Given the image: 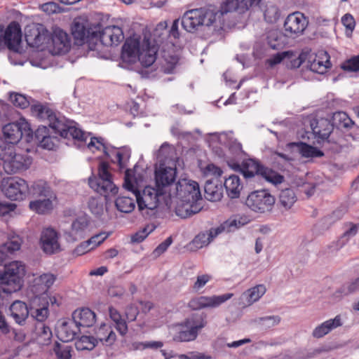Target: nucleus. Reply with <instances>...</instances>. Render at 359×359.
Segmentation results:
<instances>
[{
  "label": "nucleus",
  "mask_w": 359,
  "mask_h": 359,
  "mask_svg": "<svg viewBox=\"0 0 359 359\" xmlns=\"http://www.w3.org/2000/svg\"><path fill=\"white\" fill-rule=\"evenodd\" d=\"M296 201L294 191L290 188L283 189L279 194V203L285 210L291 208Z\"/></svg>",
  "instance_id": "37998d69"
},
{
  "label": "nucleus",
  "mask_w": 359,
  "mask_h": 359,
  "mask_svg": "<svg viewBox=\"0 0 359 359\" xmlns=\"http://www.w3.org/2000/svg\"><path fill=\"white\" fill-rule=\"evenodd\" d=\"M88 184L97 193L107 197L110 194L114 196L118 193V188L114 184L111 175L109 172V165L101 162L98 169V177H90Z\"/></svg>",
  "instance_id": "20e7f679"
},
{
  "label": "nucleus",
  "mask_w": 359,
  "mask_h": 359,
  "mask_svg": "<svg viewBox=\"0 0 359 359\" xmlns=\"http://www.w3.org/2000/svg\"><path fill=\"white\" fill-rule=\"evenodd\" d=\"M207 325L206 315L203 313H194L184 322L185 328H190L196 332L198 335L199 332Z\"/></svg>",
  "instance_id": "c9c22d12"
},
{
  "label": "nucleus",
  "mask_w": 359,
  "mask_h": 359,
  "mask_svg": "<svg viewBox=\"0 0 359 359\" xmlns=\"http://www.w3.org/2000/svg\"><path fill=\"white\" fill-rule=\"evenodd\" d=\"M97 345V339L92 336H81L75 343L77 350L84 351L93 350Z\"/></svg>",
  "instance_id": "603ef678"
},
{
  "label": "nucleus",
  "mask_w": 359,
  "mask_h": 359,
  "mask_svg": "<svg viewBox=\"0 0 359 359\" xmlns=\"http://www.w3.org/2000/svg\"><path fill=\"white\" fill-rule=\"evenodd\" d=\"M341 67L348 72H359V54L346 60Z\"/></svg>",
  "instance_id": "338daca9"
},
{
  "label": "nucleus",
  "mask_w": 359,
  "mask_h": 359,
  "mask_svg": "<svg viewBox=\"0 0 359 359\" xmlns=\"http://www.w3.org/2000/svg\"><path fill=\"white\" fill-rule=\"evenodd\" d=\"M25 273V266L20 262H13L5 265L4 271L0 273V283L4 291L12 293L20 290L23 284Z\"/></svg>",
  "instance_id": "7ed1b4c3"
},
{
  "label": "nucleus",
  "mask_w": 359,
  "mask_h": 359,
  "mask_svg": "<svg viewBox=\"0 0 359 359\" xmlns=\"http://www.w3.org/2000/svg\"><path fill=\"white\" fill-rule=\"evenodd\" d=\"M176 175V168L167 167L160 163L159 167L155 170V187L165 194L168 188L175 181Z\"/></svg>",
  "instance_id": "4468645a"
},
{
  "label": "nucleus",
  "mask_w": 359,
  "mask_h": 359,
  "mask_svg": "<svg viewBox=\"0 0 359 359\" xmlns=\"http://www.w3.org/2000/svg\"><path fill=\"white\" fill-rule=\"evenodd\" d=\"M330 57L327 52L319 51L315 58L309 62V67L311 71L323 74L331 67Z\"/></svg>",
  "instance_id": "a878e982"
},
{
  "label": "nucleus",
  "mask_w": 359,
  "mask_h": 359,
  "mask_svg": "<svg viewBox=\"0 0 359 359\" xmlns=\"http://www.w3.org/2000/svg\"><path fill=\"white\" fill-rule=\"evenodd\" d=\"M87 24L88 22L81 18L74 19L72 25V33L75 39L84 41L86 39L97 37V34L91 32L87 27Z\"/></svg>",
  "instance_id": "cd10ccee"
},
{
  "label": "nucleus",
  "mask_w": 359,
  "mask_h": 359,
  "mask_svg": "<svg viewBox=\"0 0 359 359\" xmlns=\"http://www.w3.org/2000/svg\"><path fill=\"white\" fill-rule=\"evenodd\" d=\"M130 157V152L127 149H123L121 151H116L111 154V160L116 161L121 170L125 168L127 162Z\"/></svg>",
  "instance_id": "5fc2aeb1"
},
{
  "label": "nucleus",
  "mask_w": 359,
  "mask_h": 359,
  "mask_svg": "<svg viewBox=\"0 0 359 359\" xmlns=\"http://www.w3.org/2000/svg\"><path fill=\"white\" fill-rule=\"evenodd\" d=\"M349 227L345 230L337 242V249L341 248L348 241L354 237L359 229V224L349 223Z\"/></svg>",
  "instance_id": "de8ad7c7"
},
{
  "label": "nucleus",
  "mask_w": 359,
  "mask_h": 359,
  "mask_svg": "<svg viewBox=\"0 0 359 359\" xmlns=\"http://www.w3.org/2000/svg\"><path fill=\"white\" fill-rule=\"evenodd\" d=\"M264 16L267 22H276L280 18V11L278 8L273 5L268 6L264 11Z\"/></svg>",
  "instance_id": "e2e57ef3"
},
{
  "label": "nucleus",
  "mask_w": 359,
  "mask_h": 359,
  "mask_svg": "<svg viewBox=\"0 0 359 359\" xmlns=\"http://www.w3.org/2000/svg\"><path fill=\"white\" fill-rule=\"evenodd\" d=\"M176 197L182 202L197 203L201 199L198 184L192 180L181 179L176 184Z\"/></svg>",
  "instance_id": "1a4fd4ad"
},
{
  "label": "nucleus",
  "mask_w": 359,
  "mask_h": 359,
  "mask_svg": "<svg viewBox=\"0 0 359 359\" xmlns=\"http://www.w3.org/2000/svg\"><path fill=\"white\" fill-rule=\"evenodd\" d=\"M88 224V221L85 217H79L72 222L70 234L74 236V240L83 237V232L87 228Z\"/></svg>",
  "instance_id": "49530a36"
},
{
  "label": "nucleus",
  "mask_w": 359,
  "mask_h": 359,
  "mask_svg": "<svg viewBox=\"0 0 359 359\" xmlns=\"http://www.w3.org/2000/svg\"><path fill=\"white\" fill-rule=\"evenodd\" d=\"M69 137H72L74 140H77L81 142H86L88 137L83 130L74 126L73 123H72L69 130L67 131V135L64 138Z\"/></svg>",
  "instance_id": "0e129e2a"
},
{
  "label": "nucleus",
  "mask_w": 359,
  "mask_h": 359,
  "mask_svg": "<svg viewBox=\"0 0 359 359\" xmlns=\"http://www.w3.org/2000/svg\"><path fill=\"white\" fill-rule=\"evenodd\" d=\"M224 187L227 196L231 198H238L243 188L239 177L236 175L225 178Z\"/></svg>",
  "instance_id": "2f4dec72"
},
{
  "label": "nucleus",
  "mask_w": 359,
  "mask_h": 359,
  "mask_svg": "<svg viewBox=\"0 0 359 359\" xmlns=\"http://www.w3.org/2000/svg\"><path fill=\"white\" fill-rule=\"evenodd\" d=\"M331 124L332 130L336 128L338 130H349L354 125V122L344 111L334 112L332 117Z\"/></svg>",
  "instance_id": "72a5a7b5"
},
{
  "label": "nucleus",
  "mask_w": 359,
  "mask_h": 359,
  "mask_svg": "<svg viewBox=\"0 0 359 359\" xmlns=\"http://www.w3.org/2000/svg\"><path fill=\"white\" fill-rule=\"evenodd\" d=\"M285 33L278 30H272L269 32L267 36V43L269 46L274 50H278L284 47L286 43Z\"/></svg>",
  "instance_id": "a19ab883"
},
{
  "label": "nucleus",
  "mask_w": 359,
  "mask_h": 359,
  "mask_svg": "<svg viewBox=\"0 0 359 359\" xmlns=\"http://www.w3.org/2000/svg\"><path fill=\"white\" fill-rule=\"evenodd\" d=\"M232 293H225L222 295L199 296L192 298L188 303L191 310H200L205 308H217L233 297Z\"/></svg>",
  "instance_id": "f8f14e48"
},
{
  "label": "nucleus",
  "mask_w": 359,
  "mask_h": 359,
  "mask_svg": "<svg viewBox=\"0 0 359 359\" xmlns=\"http://www.w3.org/2000/svg\"><path fill=\"white\" fill-rule=\"evenodd\" d=\"M21 244L22 241L19 236H13L3 245L2 250L13 253L20 249Z\"/></svg>",
  "instance_id": "13d9d810"
},
{
  "label": "nucleus",
  "mask_w": 359,
  "mask_h": 359,
  "mask_svg": "<svg viewBox=\"0 0 359 359\" xmlns=\"http://www.w3.org/2000/svg\"><path fill=\"white\" fill-rule=\"evenodd\" d=\"M200 16L198 8L186 11L181 19L182 27L188 32H194L198 27H202Z\"/></svg>",
  "instance_id": "b1692460"
},
{
  "label": "nucleus",
  "mask_w": 359,
  "mask_h": 359,
  "mask_svg": "<svg viewBox=\"0 0 359 359\" xmlns=\"http://www.w3.org/2000/svg\"><path fill=\"white\" fill-rule=\"evenodd\" d=\"M266 290L264 285H258L244 292L241 297L245 299L248 305H251L258 301L265 294Z\"/></svg>",
  "instance_id": "ea45409f"
},
{
  "label": "nucleus",
  "mask_w": 359,
  "mask_h": 359,
  "mask_svg": "<svg viewBox=\"0 0 359 359\" xmlns=\"http://www.w3.org/2000/svg\"><path fill=\"white\" fill-rule=\"evenodd\" d=\"M9 99L15 106L18 107L21 109H25L30 104L29 100L24 95L20 93H11L9 95Z\"/></svg>",
  "instance_id": "4d7b16f0"
},
{
  "label": "nucleus",
  "mask_w": 359,
  "mask_h": 359,
  "mask_svg": "<svg viewBox=\"0 0 359 359\" xmlns=\"http://www.w3.org/2000/svg\"><path fill=\"white\" fill-rule=\"evenodd\" d=\"M309 25V20L301 12H294L286 18L283 29L285 36L295 39L302 35Z\"/></svg>",
  "instance_id": "6e6552de"
},
{
  "label": "nucleus",
  "mask_w": 359,
  "mask_h": 359,
  "mask_svg": "<svg viewBox=\"0 0 359 359\" xmlns=\"http://www.w3.org/2000/svg\"><path fill=\"white\" fill-rule=\"evenodd\" d=\"M72 123L65 119V117L57 116L55 114L50 123H48V126L53 130L55 133L60 135L62 137H65L67 135V131Z\"/></svg>",
  "instance_id": "e433bc0d"
},
{
  "label": "nucleus",
  "mask_w": 359,
  "mask_h": 359,
  "mask_svg": "<svg viewBox=\"0 0 359 359\" xmlns=\"http://www.w3.org/2000/svg\"><path fill=\"white\" fill-rule=\"evenodd\" d=\"M56 276L50 273H43L34 279V287L39 292L44 293L53 285Z\"/></svg>",
  "instance_id": "58836bf2"
},
{
  "label": "nucleus",
  "mask_w": 359,
  "mask_h": 359,
  "mask_svg": "<svg viewBox=\"0 0 359 359\" xmlns=\"http://www.w3.org/2000/svg\"><path fill=\"white\" fill-rule=\"evenodd\" d=\"M341 325V318L339 315H337L334 318L329 319L316 326L313 329L311 336L315 339L323 338L331 331Z\"/></svg>",
  "instance_id": "393cba45"
},
{
  "label": "nucleus",
  "mask_w": 359,
  "mask_h": 359,
  "mask_svg": "<svg viewBox=\"0 0 359 359\" xmlns=\"http://www.w3.org/2000/svg\"><path fill=\"white\" fill-rule=\"evenodd\" d=\"M161 65V71L165 74H171L179 62V57L175 54L163 51Z\"/></svg>",
  "instance_id": "79ce46f5"
},
{
  "label": "nucleus",
  "mask_w": 359,
  "mask_h": 359,
  "mask_svg": "<svg viewBox=\"0 0 359 359\" xmlns=\"http://www.w3.org/2000/svg\"><path fill=\"white\" fill-rule=\"evenodd\" d=\"M154 229L155 226L153 224L147 225L142 229L140 230L132 236L131 241L133 243L142 242Z\"/></svg>",
  "instance_id": "052dcab7"
},
{
  "label": "nucleus",
  "mask_w": 359,
  "mask_h": 359,
  "mask_svg": "<svg viewBox=\"0 0 359 359\" xmlns=\"http://www.w3.org/2000/svg\"><path fill=\"white\" fill-rule=\"evenodd\" d=\"M88 208L95 215H100L103 212V203L100 198L91 197L88 202Z\"/></svg>",
  "instance_id": "69168bd1"
},
{
  "label": "nucleus",
  "mask_w": 359,
  "mask_h": 359,
  "mask_svg": "<svg viewBox=\"0 0 359 359\" xmlns=\"http://www.w3.org/2000/svg\"><path fill=\"white\" fill-rule=\"evenodd\" d=\"M220 227L210 229V232H201L198 233L192 241V245L198 249L208 245L213 238L216 237L222 231Z\"/></svg>",
  "instance_id": "f704fd0d"
},
{
  "label": "nucleus",
  "mask_w": 359,
  "mask_h": 359,
  "mask_svg": "<svg viewBox=\"0 0 359 359\" xmlns=\"http://www.w3.org/2000/svg\"><path fill=\"white\" fill-rule=\"evenodd\" d=\"M56 195L51 197L39 198L29 203V208L38 214H46L53 208V201L56 199Z\"/></svg>",
  "instance_id": "c756f323"
},
{
  "label": "nucleus",
  "mask_w": 359,
  "mask_h": 359,
  "mask_svg": "<svg viewBox=\"0 0 359 359\" xmlns=\"http://www.w3.org/2000/svg\"><path fill=\"white\" fill-rule=\"evenodd\" d=\"M59 235L52 228H47L42 231L40 238L41 246L43 252L48 255L56 253L60 250L58 241Z\"/></svg>",
  "instance_id": "dca6fc26"
},
{
  "label": "nucleus",
  "mask_w": 359,
  "mask_h": 359,
  "mask_svg": "<svg viewBox=\"0 0 359 359\" xmlns=\"http://www.w3.org/2000/svg\"><path fill=\"white\" fill-rule=\"evenodd\" d=\"M198 337L196 332L190 328L182 330L173 336V340L177 342L191 341L195 340Z\"/></svg>",
  "instance_id": "6e6d98bb"
},
{
  "label": "nucleus",
  "mask_w": 359,
  "mask_h": 359,
  "mask_svg": "<svg viewBox=\"0 0 359 359\" xmlns=\"http://www.w3.org/2000/svg\"><path fill=\"white\" fill-rule=\"evenodd\" d=\"M32 110L34 113L36 114L39 118L47 120L49 123H50L56 114L52 109L41 104L33 105Z\"/></svg>",
  "instance_id": "8fccbe9b"
},
{
  "label": "nucleus",
  "mask_w": 359,
  "mask_h": 359,
  "mask_svg": "<svg viewBox=\"0 0 359 359\" xmlns=\"http://www.w3.org/2000/svg\"><path fill=\"white\" fill-rule=\"evenodd\" d=\"M27 194L34 198L51 197L56 195L49 183L43 180H36L29 186Z\"/></svg>",
  "instance_id": "c85d7f7f"
},
{
  "label": "nucleus",
  "mask_w": 359,
  "mask_h": 359,
  "mask_svg": "<svg viewBox=\"0 0 359 359\" xmlns=\"http://www.w3.org/2000/svg\"><path fill=\"white\" fill-rule=\"evenodd\" d=\"M79 332L80 328L73 318L63 320L57 327V337L64 342L74 340Z\"/></svg>",
  "instance_id": "aec40b11"
},
{
  "label": "nucleus",
  "mask_w": 359,
  "mask_h": 359,
  "mask_svg": "<svg viewBox=\"0 0 359 359\" xmlns=\"http://www.w3.org/2000/svg\"><path fill=\"white\" fill-rule=\"evenodd\" d=\"M31 163L32 159L27 155L16 154L14 151L7 162L3 164V168L6 173L13 174L27 170Z\"/></svg>",
  "instance_id": "2eb2a0df"
},
{
  "label": "nucleus",
  "mask_w": 359,
  "mask_h": 359,
  "mask_svg": "<svg viewBox=\"0 0 359 359\" xmlns=\"http://www.w3.org/2000/svg\"><path fill=\"white\" fill-rule=\"evenodd\" d=\"M72 318L81 327H91L96 321L95 313L88 308H81L75 310L72 313Z\"/></svg>",
  "instance_id": "bb28decb"
},
{
  "label": "nucleus",
  "mask_w": 359,
  "mask_h": 359,
  "mask_svg": "<svg viewBox=\"0 0 359 359\" xmlns=\"http://www.w3.org/2000/svg\"><path fill=\"white\" fill-rule=\"evenodd\" d=\"M14 151L13 144H8L0 138V160L3 161V164L7 162V159L13 154Z\"/></svg>",
  "instance_id": "bf43d9fd"
},
{
  "label": "nucleus",
  "mask_w": 359,
  "mask_h": 359,
  "mask_svg": "<svg viewBox=\"0 0 359 359\" xmlns=\"http://www.w3.org/2000/svg\"><path fill=\"white\" fill-rule=\"evenodd\" d=\"M139 53L138 60L144 67H149L156 60L158 48L156 46H151L149 39H144L142 48Z\"/></svg>",
  "instance_id": "5701e85b"
},
{
  "label": "nucleus",
  "mask_w": 359,
  "mask_h": 359,
  "mask_svg": "<svg viewBox=\"0 0 359 359\" xmlns=\"http://www.w3.org/2000/svg\"><path fill=\"white\" fill-rule=\"evenodd\" d=\"M311 128L318 143L330 142L328 138L332 132L331 121L327 118H314L311 121Z\"/></svg>",
  "instance_id": "f3484780"
},
{
  "label": "nucleus",
  "mask_w": 359,
  "mask_h": 359,
  "mask_svg": "<svg viewBox=\"0 0 359 359\" xmlns=\"http://www.w3.org/2000/svg\"><path fill=\"white\" fill-rule=\"evenodd\" d=\"M99 39L104 46H117L124 39V34L121 27L107 26L99 32Z\"/></svg>",
  "instance_id": "a211bd4d"
},
{
  "label": "nucleus",
  "mask_w": 359,
  "mask_h": 359,
  "mask_svg": "<svg viewBox=\"0 0 359 359\" xmlns=\"http://www.w3.org/2000/svg\"><path fill=\"white\" fill-rule=\"evenodd\" d=\"M275 203V197L267 189L253 191L245 200V205L249 209L260 214L271 212Z\"/></svg>",
  "instance_id": "39448f33"
},
{
  "label": "nucleus",
  "mask_w": 359,
  "mask_h": 359,
  "mask_svg": "<svg viewBox=\"0 0 359 359\" xmlns=\"http://www.w3.org/2000/svg\"><path fill=\"white\" fill-rule=\"evenodd\" d=\"M58 140L57 137H52L48 135L46 137H42V140L39 142L41 147L48 150H53L57 147Z\"/></svg>",
  "instance_id": "774afa93"
},
{
  "label": "nucleus",
  "mask_w": 359,
  "mask_h": 359,
  "mask_svg": "<svg viewBox=\"0 0 359 359\" xmlns=\"http://www.w3.org/2000/svg\"><path fill=\"white\" fill-rule=\"evenodd\" d=\"M72 348L68 345H62L56 343L54 347V352L58 359H71Z\"/></svg>",
  "instance_id": "680f3d73"
},
{
  "label": "nucleus",
  "mask_w": 359,
  "mask_h": 359,
  "mask_svg": "<svg viewBox=\"0 0 359 359\" xmlns=\"http://www.w3.org/2000/svg\"><path fill=\"white\" fill-rule=\"evenodd\" d=\"M97 343L98 341L106 346H111L116 340V333L112 327L107 324H102L97 330L96 332Z\"/></svg>",
  "instance_id": "7c9ffc66"
},
{
  "label": "nucleus",
  "mask_w": 359,
  "mask_h": 359,
  "mask_svg": "<svg viewBox=\"0 0 359 359\" xmlns=\"http://www.w3.org/2000/svg\"><path fill=\"white\" fill-rule=\"evenodd\" d=\"M263 0H233L231 5L234 4L236 8V13L243 14L250 8L260 6Z\"/></svg>",
  "instance_id": "09e8293b"
},
{
  "label": "nucleus",
  "mask_w": 359,
  "mask_h": 359,
  "mask_svg": "<svg viewBox=\"0 0 359 359\" xmlns=\"http://www.w3.org/2000/svg\"><path fill=\"white\" fill-rule=\"evenodd\" d=\"M134 172L130 169H126L125 172L123 187L131 191L136 197V203L139 210L144 217H151L155 213V210L158 206L159 198L165 195L156 187L147 186L142 192L135 188L133 183Z\"/></svg>",
  "instance_id": "f257e3e1"
},
{
  "label": "nucleus",
  "mask_w": 359,
  "mask_h": 359,
  "mask_svg": "<svg viewBox=\"0 0 359 359\" xmlns=\"http://www.w3.org/2000/svg\"><path fill=\"white\" fill-rule=\"evenodd\" d=\"M202 207L197 203L182 202L175 210L176 215L181 218L189 217L201 211Z\"/></svg>",
  "instance_id": "4c0bfd02"
},
{
  "label": "nucleus",
  "mask_w": 359,
  "mask_h": 359,
  "mask_svg": "<svg viewBox=\"0 0 359 359\" xmlns=\"http://www.w3.org/2000/svg\"><path fill=\"white\" fill-rule=\"evenodd\" d=\"M115 206L121 212L130 213L134 210L135 202L129 196H120L115 201Z\"/></svg>",
  "instance_id": "c03bdc74"
},
{
  "label": "nucleus",
  "mask_w": 359,
  "mask_h": 359,
  "mask_svg": "<svg viewBox=\"0 0 359 359\" xmlns=\"http://www.w3.org/2000/svg\"><path fill=\"white\" fill-rule=\"evenodd\" d=\"M29 309V317L37 322H44L49 316L48 302L46 299L36 298Z\"/></svg>",
  "instance_id": "412c9836"
},
{
  "label": "nucleus",
  "mask_w": 359,
  "mask_h": 359,
  "mask_svg": "<svg viewBox=\"0 0 359 359\" xmlns=\"http://www.w3.org/2000/svg\"><path fill=\"white\" fill-rule=\"evenodd\" d=\"M216 179H210L205 182L204 186L205 197L210 201H219L222 197V187H218Z\"/></svg>",
  "instance_id": "473e14b6"
},
{
  "label": "nucleus",
  "mask_w": 359,
  "mask_h": 359,
  "mask_svg": "<svg viewBox=\"0 0 359 359\" xmlns=\"http://www.w3.org/2000/svg\"><path fill=\"white\" fill-rule=\"evenodd\" d=\"M142 46L138 39H127L122 47L121 59L127 63H134L138 60Z\"/></svg>",
  "instance_id": "6ab92c4d"
},
{
  "label": "nucleus",
  "mask_w": 359,
  "mask_h": 359,
  "mask_svg": "<svg viewBox=\"0 0 359 359\" xmlns=\"http://www.w3.org/2000/svg\"><path fill=\"white\" fill-rule=\"evenodd\" d=\"M48 47H52L53 55H63L67 53L71 47V39L66 32L55 27L50 33V43Z\"/></svg>",
  "instance_id": "ddd939ff"
},
{
  "label": "nucleus",
  "mask_w": 359,
  "mask_h": 359,
  "mask_svg": "<svg viewBox=\"0 0 359 359\" xmlns=\"http://www.w3.org/2000/svg\"><path fill=\"white\" fill-rule=\"evenodd\" d=\"M2 39L10 50L18 53L22 41V31L20 24L16 21H12L5 30L0 25V41Z\"/></svg>",
  "instance_id": "9d476101"
},
{
  "label": "nucleus",
  "mask_w": 359,
  "mask_h": 359,
  "mask_svg": "<svg viewBox=\"0 0 359 359\" xmlns=\"http://www.w3.org/2000/svg\"><path fill=\"white\" fill-rule=\"evenodd\" d=\"M297 145L299 148L300 154L304 158H316L324 156V154L321 150L306 143L300 142L297 143Z\"/></svg>",
  "instance_id": "a18cd8bd"
},
{
  "label": "nucleus",
  "mask_w": 359,
  "mask_h": 359,
  "mask_svg": "<svg viewBox=\"0 0 359 359\" xmlns=\"http://www.w3.org/2000/svg\"><path fill=\"white\" fill-rule=\"evenodd\" d=\"M281 318L279 316H267L257 318L254 320L255 324L262 329H270L280 323Z\"/></svg>",
  "instance_id": "3c124183"
},
{
  "label": "nucleus",
  "mask_w": 359,
  "mask_h": 359,
  "mask_svg": "<svg viewBox=\"0 0 359 359\" xmlns=\"http://www.w3.org/2000/svg\"><path fill=\"white\" fill-rule=\"evenodd\" d=\"M289 55L285 59V65L288 69H296L301 66V65L306 60V55L300 53L298 55L294 52L288 50Z\"/></svg>",
  "instance_id": "864d4df0"
},
{
  "label": "nucleus",
  "mask_w": 359,
  "mask_h": 359,
  "mask_svg": "<svg viewBox=\"0 0 359 359\" xmlns=\"http://www.w3.org/2000/svg\"><path fill=\"white\" fill-rule=\"evenodd\" d=\"M29 189L27 182L22 178H8L2 184V191L12 201H22L25 198Z\"/></svg>",
  "instance_id": "9b49d317"
},
{
  "label": "nucleus",
  "mask_w": 359,
  "mask_h": 359,
  "mask_svg": "<svg viewBox=\"0 0 359 359\" xmlns=\"http://www.w3.org/2000/svg\"><path fill=\"white\" fill-rule=\"evenodd\" d=\"M25 37L28 46L41 50L48 48L50 43V32L41 24L27 26Z\"/></svg>",
  "instance_id": "423d86ee"
},
{
  "label": "nucleus",
  "mask_w": 359,
  "mask_h": 359,
  "mask_svg": "<svg viewBox=\"0 0 359 359\" xmlns=\"http://www.w3.org/2000/svg\"><path fill=\"white\" fill-rule=\"evenodd\" d=\"M2 132L4 141L13 145L17 144L23 135L26 136L27 142H29L33 137L29 124L25 121L20 123H8L3 127Z\"/></svg>",
  "instance_id": "0eeeda50"
},
{
  "label": "nucleus",
  "mask_w": 359,
  "mask_h": 359,
  "mask_svg": "<svg viewBox=\"0 0 359 359\" xmlns=\"http://www.w3.org/2000/svg\"><path fill=\"white\" fill-rule=\"evenodd\" d=\"M229 165L234 170L242 173L243 177L251 180L256 177H262L267 182L274 184H280L284 181V176L264 165L259 160L249 158L239 164L233 161H229Z\"/></svg>",
  "instance_id": "f03ea898"
},
{
  "label": "nucleus",
  "mask_w": 359,
  "mask_h": 359,
  "mask_svg": "<svg viewBox=\"0 0 359 359\" xmlns=\"http://www.w3.org/2000/svg\"><path fill=\"white\" fill-rule=\"evenodd\" d=\"M10 315L15 323L20 325H25L29 317V306L22 301L16 300L9 307Z\"/></svg>",
  "instance_id": "4be33fe9"
}]
</instances>
